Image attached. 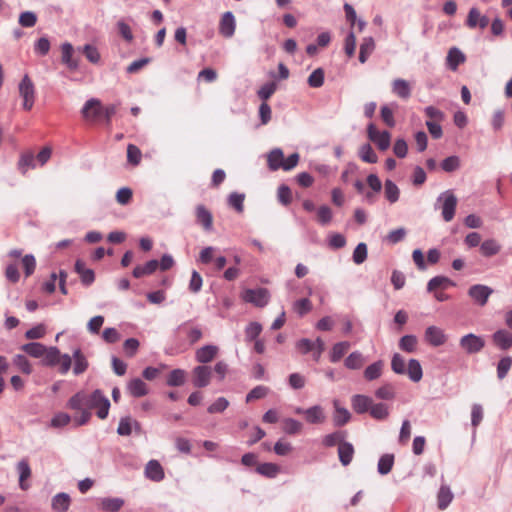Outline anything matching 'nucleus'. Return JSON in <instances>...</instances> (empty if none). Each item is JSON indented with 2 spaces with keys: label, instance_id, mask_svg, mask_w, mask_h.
Here are the masks:
<instances>
[{
  "label": "nucleus",
  "instance_id": "nucleus-1",
  "mask_svg": "<svg viewBox=\"0 0 512 512\" xmlns=\"http://www.w3.org/2000/svg\"><path fill=\"white\" fill-rule=\"evenodd\" d=\"M66 407L79 412L74 416V423L77 426H82L90 421L91 410H95L97 417L101 420L106 419L109 414L110 401L99 389L94 390L91 394L79 391L68 400Z\"/></svg>",
  "mask_w": 512,
  "mask_h": 512
},
{
  "label": "nucleus",
  "instance_id": "nucleus-2",
  "mask_svg": "<svg viewBox=\"0 0 512 512\" xmlns=\"http://www.w3.org/2000/svg\"><path fill=\"white\" fill-rule=\"evenodd\" d=\"M437 201L441 203L440 208L443 219L446 222H450L455 215V210L458 202L456 196L453 194L452 191L448 190L442 193L438 197Z\"/></svg>",
  "mask_w": 512,
  "mask_h": 512
},
{
  "label": "nucleus",
  "instance_id": "nucleus-3",
  "mask_svg": "<svg viewBox=\"0 0 512 512\" xmlns=\"http://www.w3.org/2000/svg\"><path fill=\"white\" fill-rule=\"evenodd\" d=\"M104 107L100 100L92 98L89 99L82 108V117L89 123H97L103 115Z\"/></svg>",
  "mask_w": 512,
  "mask_h": 512
},
{
  "label": "nucleus",
  "instance_id": "nucleus-4",
  "mask_svg": "<svg viewBox=\"0 0 512 512\" xmlns=\"http://www.w3.org/2000/svg\"><path fill=\"white\" fill-rule=\"evenodd\" d=\"M19 94L23 98V108L31 110L35 102V87L28 75H25L19 84Z\"/></svg>",
  "mask_w": 512,
  "mask_h": 512
},
{
  "label": "nucleus",
  "instance_id": "nucleus-5",
  "mask_svg": "<svg viewBox=\"0 0 512 512\" xmlns=\"http://www.w3.org/2000/svg\"><path fill=\"white\" fill-rule=\"evenodd\" d=\"M368 138L376 144L379 150L385 151L390 146L391 134L388 131H379L374 124L367 128Z\"/></svg>",
  "mask_w": 512,
  "mask_h": 512
},
{
  "label": "nucleus",
  "instance_id": "nucleus-6",
  "mask_svg": "<svg viewBox=\"0 0 512 512\" xmlns=\"http://www.w3.org/2000/svg\"><path fill=\"white\" fill-rule=\"evenodd\" d=\"M493 294V289L482 284L472 285L468 289V296L472 299V301L483 307L487 304L489 297Z\"/></svg>",
  "mask_w": 512,
  "mask_h": 512
},
{
  "label": "nucleus",
  "instance_id": "nucleus-7",
  "mask_svg": "<svg viewBox=\"0 0 512 512\" xmlns=\"http://www.w3.org/2000/svg\"><path fill=\"white\" fill-rule=\"evenodd\" d=\"M242 298L257 307H264L269 301V292L265 288L247 289L243 292Z\"/></svg>",
  "mask_w": 512,
  "mask_h": 512
},
{
  "label": "nucleus",
  "instance_id": "nucleus-8",
  "mask_svg": "<svg viewBox=\"0 0 512 512\" xmlns=\"http://www.w3.org/2000/svg\"><path fill=\"white\" fill-rule=\"evenodd\" d=\"M484 340L473 333L467 334L460 339V346L467 353H477L483 349Z\"/></svg>",
  "mask_w": 512,
  "mask_h": 512
},
{
  "label": "nucleus",
  "instance_id": "nucleus-9",
  "mask_svg": "<svg viewBox=\"0 0 512 512\" xmlns=\"http://www.w3.org/2000/svg\"><path fill=\"white\" fill-rule=\"evenodd\" d=\"M425 341L431 346L438 347L444 345L447 341V336L444 331L437 326H429L425 330Z\"/></svg>",
  "mask_w": 512,
  "mask_h": 512
},
{
  "label": "nucleus",
  "instance_id": "nucleus-10",
  "mask_svg": "<svg viewBox=\"0 0 512 512\" xmlns=\"http://www.w3.org/2000/svg\"><path fill=\"white\" fill-rule=\"evenodd\" d=\"M61 61L71 71H75L79 67V59L74 58V47L71 43L65 42L61 45Z\"/></svg>",
  "mask_w": 512,
  "mask_h": 512
},
{
  "label": "nucleus",
  "instance_id": "nucleus-11",
  "mask_svg": "<svg viewBox=\"0 0 512 512\" xmlns=\"http://www.w3.org/2000/svg\"><path fill=\"white\" fill-rule=\"evenodd\" d=\"M488 24H489V18L485 15H482L480 13L479 9H477L475 7L470 9L468 16H467V20H466V25L470 29H474L476 27L485 29L488 26Z\"/></svg>",
  "mask_w": 512,
  "mask_h": 512
},
{
  "label": "nucleus",
  "instance_id": "nucleus-12",
  "mask_svg": "<svg viewBox=\"0 0 512 512\" xmlns=\"http://www.w3.org/2000/svg\"><path fill=\"white\" fill-rule=\"evenodd\" d=\"M211 369L208 366L200 365L193 369V384L195 387H206L210 383Z\"/></svg>",
  "mask_w": 512,
  "mask_h": 512
},
{
  "label": "nucleus",
  "instance_id": "nucleus-13",
  "mask_svg": "<svg viewBox=\"0 0 512 512\" xmlns=\"http://www.w3.org/2000/svg\"><path fill=\"white\" fill-rule=\"evenodd\" d=\"M176 333L185 335L188 339L189 345H193L202 338V330L199 327L190 326L187 323L181 324Z\"/></svg>",
  "mask_w": 512,
  "mask_h": 512
},
{
  "label": "nucleus",
  "instance_id": "nucleus-14",
  "mask_svg": "<svg viewBox=\"0 0 512 512\" xmlns=\"http://www.w3.org/2000/svg\"><path fill=\"white\" fill-rule=\"evenodd\" d=\"M333 407H334V414H333L334 425L337 427L346 425L351 419L350 412L345 407H342L340 405L339 400H337V399L333 400Z\"/></svg>",
  "mask_w": 512,
  "mask_h": 512
},
{
  "label": "nucleus",
  "instance_id": "nucleus-15",
  "mask_svg": "<svg viewBox=\"0 0 512 512\" xmlns=\"http://www.w3.org/2000/svg\"><path fill=\"white\" fill-rule=\"evenodd\" d=\"M219 353V348L216 345H205L197 349L195 358L197 362L205 364L211 362Z\"/></svg>",
  "mask_w": 512,
  "mask_h": 512
},
{
  "label": "nucleus",
  "instance_id": "nucleus-16",
  "mask_svg": "<svg viewBox=\"0 0 512 512\" xmlns=\"http://www.w3.org/2000/svg\"><path fill=\"white\" fill-rule=\"evenodd\" d=\"M305 420L309 424H323L326 421V415L323 407L314 405L305 410Z\"/></svg>",
  "mask_w": 512,
  "mask_h": 512
},
{
  "label": "nucleus",
  "instance_id": "nucleus-17",
  "mask_svg": "<svg viewBox=\"0 0 512 512\" xmlns=\"http://www.w3.org/2000/svg\"><path fill=\"white\" fill-rule=\"evenodd\" d=\"M219 32L222 36L230 38L235 32V19L231 12H225L220 20Z\"/></svg>",
  "mask_w": 512,
  "mask_h": 512
},
{
  "label": "nucleus",
  "instance_id": "nucleus-18",
  "mask_svg": "<svg viewBox=\"0 0 512 512\" xmlns=\"http://www.w3.org/2000/svg\"><path fill=\"white\" fill-rule=\"evenodd\" d=\"M372 403L373 401L370 397L361 394L354 395L351 399L352 408L358 414L370 411Z\"/></svg>",
  "mask_w": 512,
  "mask_h": 512
},
{
  "label": "nucleus",
  "instance_id": "nucleus-19",
  "mask_svg": "<svg viewBox=\"0 0 512 512\" xmlns=\"http://www.w3.org/2000/svg\"><path fill=\"white\" fill-rule=\"evenodd\" d=\"M411 85L408 81L398 78L392 82V92L401 99H408L411 96Z\"/></svg>",
  "mask_w": 512,
  "mask_h": 512
},
{
  "label": "nucleus",
  "instance_id": "nucleus-20",
  "mask_svg": "<svg viewBox=\"0 0 512 512\" xmlns=\"http://www.w3.org/2000/svg\"><path fill=\"white\" fill-rule=\"evenodd\" d=\"M145 475L152 481L159 482L164 479V471L157 460H150L145 468Z\"/></svg>",
  "mask_w": 512,
  "mask_h": 512
},
{
  "label": "nucleus",
  "instance_id": "nucleus-21",
  "mask_svg": "<svg viewBox=\"0 0 512 512\" xmlns=\"http://www.w3.org/2000/svg\"><path fill=\"white\" fill-rule=\"evenodd\" d=\"M75 271L79 274L81 278V282L89 286L91 285L95 280V274L92 269L86 268L85 263L78 259L75 263Z\"/></svg>",
  "mask_w": 512,
  "mask_h": 512
},
{
  "label": "nucleus",
  "instance_id": "nucleus-22",
  "mask_svg": "<svg viewBox=\"0 0 512 512\" xmlns=\"http://www.w3.org/2000/svg\"><path fill=\"white\" fill-rule=\"evenodd\" d=\"M74 367L73 373L75 375L83 374L89 367V362L86 356L80 349H76L73 352Z\"/></svg>",
  "mask_w": 512,
  "mask_h": 512
},
{
  "label": "nucleus",
  "instance_id": "nucleus-23",
  "mask_svg": "<svg viewBox=\"0 0 512 512\" xmlns=\"http://www.w3.org/2000/svg\"><path fill=\"white\" fill-rule=\"evenodd\" d=\"M127 389L133 397H142L148 394L147 384L140 378H134L129 381Z\"/></svg>",
  "mask_w": 512,
  "mask_h": 512
},
{
  "label": "nucleus",
  "instance_id": "nucleus-24",
  "mask_svg": "<svg viewBox=\"0 0 512 512\" xmlns=\"http://www.w3.org/2000/svg\"><path fill=\"white\" fill-rule=\"evenodd\" d=\"M158 266H159V262L157 260H150L143 265H137L133 269L132 274L135 278H141L144 276H148V275L153 274L158 269Z\"/></svg>",
  "mask_w": 512,
  "mask_h": 512
},
{
  "label": "nucleus",
  "instance_id": "nucleus-25",
  "mask_svg": "<svg viewBox=\"0 0 512 512\" xmlns=\"http://www.w3.org/2000/svg\"><path fill=\"white\" fill-rule=\"evenodd\" d=\"M493 342L502 350L512 347V334L506 330H498L493 335Z\"/></svg>",
  "mask_w": 512,
  "mask_h": 512
},
{
  "label": "nucleus",
  "instance_id": "nucleus-26",
  "mask_svg": "<svg viewBox=\"0 0 512 512\" xmlns=\"http://www.w3.org/2000/svg\"><path fill=\"white\" fill-rule=\"evenodd\" d=\"M339 460L343 466L351 463L354 455L353 445L349 442L340 443L338 446Z\"/></svg>",
  "mask_w": 512,
  "mask_h": 512
},
{
  "label": "nucleus",
  "instance_id": "nucleus-27",
  "mask_svg": "<svg viewBox=\"0 0 512 512\" xmlns=\"http://www.w3.org/2000/svg\"><path fill=\"white\" fill-rule=\"evenodd\" d=\"M197 222L203 226L205 230H210L213 224V217L203 205H198L196 208Z\"/></svg>",
  "mask_w": 512,
  "mask_h": 512
},
{
  "label": "nucleus",
  "instance_id": "nucleus-28",
  "mask_svg": "<svg viewBox=\"0 0 512 512\" xmlns=\"http://www.w3.org/2000/svg\"><path fill=\"white\" fill-rule=\"evenodd\" d=\"M351 345L348 341L338 342L333 345L330 352V361L336 363L348 352Z\"/></svg>",
  "mask_w": 512,
  "mask_h": 512
},
{
  "label": "nucleus",
  "instance_id": "nucleus-29",
  "mask_svg": "<svg viewBox=\"0 0 512 512\" xmlns=\"http://www.w3.org/2000/svg\"><path fill=\"white\" fill-rule=\"evenodd\" d=\"M46 346L39 342H31L21 346V350L34 358H41L46 354Z\"/></svg>",
  "mask_w": 512,
  "mask_h": 512
},
{
  "label": "nucleus",
  "instance_id": "nucleus-30",
  "mask_svg": "<svg viewBox=\"0 0 512 512\" xmlns=\"http://www.w3.org/2000/svg\"><path fill=\"white\" fill-rule=\"evenodd\" d=\"M375 49V42L372 37H366L360 45L359 61L365 63Z\"/></svg>",
  "mask_w": 512,
  "mask_h": 512
},
{
  "label": "nucleus",
  "instance_id": "nucleus-31",
  "mask_svg": "<svg viewBox=\"0 0 512 512\" xmlns=\"http://www.w3.org/2000/svg\"><path fill=\"white\" fill-rule=\"evenodd\" d=\"M284 155L282 150L274 149L272 150L267 157L269 169L272 171H276L282 168Z\"/></svg>",
  "mask_w": 512,
  "mask_h": 512
},
{
  "label": "nucleus",
  "instance_id": "nucleus-32",
  "mask_svg": "<svg viewBox=\"0 0 512 512\" xmlns=\"http://www.w3.org/2000/svg\"><path fill=\"white\" fill-rule=\"evenodd\" d=\"M406 373L413 382H419L422 379V367L418 360L411 359L406 368Z\"/></svg>",
  "mask_w": 512,
  "mask_h": 512
},
{
  "label": "nucleus",
  "instance_id": "nucleus-33",
  "mask_svg": "<svg viewBox=\"0 0 512 512\" xmlns=\"http://www.w3.org/2000/svg\"><path fill=\"white\" fill-rule=\"evenodd\" d=\"M501 246L494 239L484 241L480 246V252L485 257H491L500 252Z\"/></svg>",
  "mask_w": 512,
  "mask_h": 512
},
{
  "label": "nucleus",
  "instance_id": "nucleus-34",
  "mask_svg": "<svg viewBox=\"0 0 512 512\" xmlns=\"http://www.w3.org/2000/svg\"><path fill=\"white\" fill-rule=\"evenodd\" d=\"M465 61L464 54L457 48H451L447 55V62L452 70H456L457 67Z\"/></svg>",
  "mask_w": 512,
  "mask_h": 512
},
{
  "label": "nucleus",
  "instance_id": "nucleus-35",
  "mask_svg": "<svg viewBox=\"0 0 512 512\" xmlns=\"http://www.w3.org/2000/svg\"><path fill=\"white\" fill-rule=\"evenodd\" d=\"M123 504L124 501L121 498H103L101 499L100 507L107 512H117L122 508Z\"/></svg>",
  "mask_w": 512,
  "mask_h": 512
},
{
  "label": "nucleus",
  "instance_id": "nucleus-36",
  "mask_svg": "<svg viewBox=\"0 0 512 512\" xmlns=\"http://www.w3.org/2000/svg\"><path fill=\"white\" fill-rule=\"evenodd\" d=\"M364 357L359 351L352 352L344 361V365L348 369H360L364 365Z\"/></svg>",
  "mask_w": 512,
  "mask_h": 512
},
{
  "label": "nucleus",
  "instance_id": "nucleus-37",
  "mask_svg": "<svg viewBox=\"0 0 512 512\" xmlns=\"http://www.w3.org/2000/svg\"><path fill=\"white\" fill-rule=\"evenodd\" d=\"M70 505V497L66 493H59L52 500V507L59 512H66Z\"/></svg>",
  "mask_w": 512,
  "mask_h": 512
},
{
  "label": "nucleus",
  "instance_id": "nucleus-38",
  "mask_svg": "<svg viewBox=\"0 0 512 512\" xmlns=\"http://www.w3.org/2000/svg\"><path fill=\"white\" fill-rule=\"evenodd\" d=\"M61 352L57 347L46 348V354L43 356V363L47 366H56L61 360Z\"/></svg>",
  "mask_w": 512,
  "mask_h": 512
},
{
  "label": "nucleus",
  "instance_id": "nucleus-39",
  "mask_svg": "<svg viewBox=\"0 0 512 512\" xmlns=\"http://www.w3.org/2000/svg\"><path fill=\"white\" fill-rule=\"evenodd\" d=\"M18 471H19V484L20 487L25 490L27 489V485L25 481L31 476V469L27 460H21L18 463Z\"/></svg>",
  "mask_w": 512,
  "mask_h": 512
},
{
  "label": "nucleus",
  "instance_id": "nucleus-40",
  "mask_svg": "<svg viewBox=\"0 0 512 512\" xmlns=\"http://www.w3.org/2000/svg\"><path fill=\"white\" fill-rule=\"evenodd\" d=\"M303 429V425L293 418H285L283 420V431L289 435L299 434Z\"/></svg>",
  "mask_w": 512,
  "mask_h": 512
},
{
  "label": "nucleus",
  "instance_id": "nucleus-41",
  "mask_svg": "<svg viewBox=\"0 0 512 512\" xmlns=\"http://www.w3.org/2000/svg\"><path fill=\"white\" fill-rule=\"evenodd\" d=\"M383 363L382 361H377L371 365H369L364 371V377L368 381H372L378 379L382 374Z\"/></svg>",
  "mask_w": 512,
  "mask_h": 512
},
{
  "label": "nucleus",
  "instance_id": "nucleus-42",
  "mask_svg": "<svg viewBox=\"0 0 512 512\" xmlns=\"http://www.w3.org/2000/svg\"><path fill=\"white\" fill-rule=\"evenodd\" d=\"M133 424L135 427H139V423L137 421H133L130 417L121 418L117 428V433L121 436H129L132 432Z\"/></svg>",
  "mask_w": 512,
  "mask_h": 512
},
{
  "label": "nucleus",
  "instance_id": "nucleus-43",
  "mask_svg": "<svg viewBox=\"0 0 512 512\" xmlns=\"http://www.w3.org/2000/svg\"><path fill=\"white\" fill-rule=\"evenodd\" d=\"M418 340L414 335H405L399 341V348L405 352L412 353L416 350Z\"/></svg>",
  "mask_w": 512,
  "mask_h": 512
},
{
  "label": "nucleus",
  "instance_id": "nucleus-44",
  "mask_svg": "<svg viewBox=\"0 0 512 512\" xmlns=\"http://www.w3.org/2000/svg\"><path fill=\"white\" fill-rule=\"evenodd\" d=\"M451 285H454V283L449 278L444 276H436L428 282L427 289L428 291H435L438 288H447Z\"/></svg>",
  "mask_w": 512,
  "mask_h": 512
},
{
  "label": "nucleus",
  "instance_id": "nucleus-45",
  "mask_svg": "<svg viewBox=\"0 0 512 512\" xmlns=\"http://www.w3.org/2000/svg\"><path fill=\"white\" fill-rule=\"evenodd\" d=\"M13 364L24 374H31L32 373V365L27 359L26 356L22 354H17L13 358Z\"/></svg>",
  "mask_w": 512,
  "mask_h": 512
},
{
  "label": "nucleus",
  "instance_id": "nucleus-46",
  "mask_svg": "<svg viewBox=\"0 0 512 512\" xmlns=\"http://www.w3.org/2000/svg\"><path fill=\"white\" fill-rule=\"evenodd\" d=\"M359 157L366 163H376L378 161V157L370 144H364L360 147Z\"/></svg>",
  "mask_w": 512,
  "mask_h": 512
},
{
  "label": "nucleus",
  "instance_id": "nucleus-47",
  "mask_svg": "<svg viewBox=\"0 0 512 512\" xmlns=\"http://www.w3.org/2000/svg\"><path fill=\"white\" fill-rule=\"evenodd\" d=\"M142 159L141 150L134 144H129L127 146V161L133 166H137L140 164Z\"/></svg>",
  "mask_w": 512,
  "mask_h": 512
},
{
  "label": "nucleus",
  "instance_id": "nucleus-48",
  "mask_svg": "<svg viewBox=\"0 0 512 512\" xmlns=\"http://www.w3.org/2000/svg\"><path fill=\"white\" fill-rule=\"evenodd\" d=\"M369 412H370V415L376 420H384L389 415L388 407H387V405H385L383 403H378V404L372 403Z\"/></svg>",
  "mask_w": 512,
  "mask_h": 512
},
{
  "label": "nucleus",
  "instance_id": "nucleus-49",
  "mask_svg": "<svg viewBox=\"0 0 512 512\" xmlns=\"http://www.w3.org/2000/svg\"><path fill=\"white\" fill-rule=\"evenodd\" d=\"M280 468L274 463H263L258 465L257 472L263 476L274 478L279 473Z\"/></svg>",
  "mask_w": 512,
  "mask_h": 512
},
{
  "label": "nucleus",
  "instance_id": "nucleus-50",
  "mask_svg": "<svg viewBox=\"0 0 512 512\" xmlns=\"http://www.w3.org/2000/svg\"><path fill=\"white\" fill-rule=\"evenodd\" d=\"M438 507L443 510L448 507L453 499V495L450 489L446 486H442L438 492Z\"/></svg>",
  "mask_w": 512,
  "mask_h": 512
},
{
  "label": "nucleus",
  "instance_id": "nucleus-51",
  "mask_svg": "<svg viewBox=\"0 0 512 512\" xmlns=\"http://www.w3.org/2000/svg\"><path fill=\"white\" fill-rule=\"evenodd\" d=\"M394 456L391 454L383 455L378 462V472L382 475L388 474L393 467Z\"/></svg>",
  "mask_w": 512,
  "mask_h": 512
},
{
  "label": "nucleus",
  "instance_id": "nucleus-52",
  "mask_svg": "<svg viewBox=\"0 0 512 512\" xmlns=\"http://www.w3.org/2000/svg\"><path fill=\"white\" fill-rule=\"evenodd\" d=\"M293 310L302 317L312 310V303L308 298L299 299L294 302Z\"/></svg>",
  "mask_w": 512,
  "mask_h": 512
},
{
  "label": "nucleus",
  "instance_id": "nucleus-53",
  "mask_svg": "<svg viewBox=\"0 0 512 512\" xmlns=\"http://www.w3.org/2000/svg\"><path fill=\"white\" fill-rule=\"evenodd\" d=\"M185 382V371L181 369H175L170 372L167 378V384L169 386H181Z\"/></svg>",
  "mask_w": 512,
  "mask_h": 512
},
{
  "label": "nucleus",
  "instance_id": "nucleus-54",
  "mask_svg": "<svg viewBox=\"0 0 512 512\" xmlns=\"http://www.w3.org/2000/svg\"><path fill=\"white\" fill-rule=\"evenodd\" d=\"M82 53L85 55L87 60L93 64H97L100 61V53L98 49L93 45H84L82 48Z\"/></svg>",
  "mask_w": 512,
  "mask_h": 512
},
{
  "label": "nucleus",
  "instance_id": "nucleus-55",
  "mask_svg": "<svg viewBox=\"0 0 512 512\" xmlns=\"http://www.w3.org/2000/svg\"><path fill=\"white\" fill-rule=\"evenodd\" d=\"M385 197L391 203H395L399 198V189L391 180L385 181Z\"/></svg>",
  "mask_w": 512,
  "mask_h": 512
},
{
  "label": "nucleus",
  "instance_id": "nucleus-56",
  "mask_svg": "<svg viewBox=\"0 0 512 512\" xmlns=\"http://www.w3.org/2000/svg\"><path fill=\"white\" fill-rule=\"evenodd\" d=\"M277 84L275 82H269L264 84L257 92L258 97L266 102L276 91Z\"/></svg>",
  "mask_w": 512,
  "mask_h": 512
},
{
  "label": "nucleus",
  "instance_id": "nucleus-57",
  "mask_svg": "<svg viewBox=\"0 0 512 512\" xmlns=\"http://www.w3.org/2000/svg\"><path fill=\"white\" fill-rule=\"evenodd\" d=\"M310 87L319 88L324 83V71L321 68L314 70L308 77Z\"/></svg>",
  "mask_w": 512,
  "mask_h": 512
},
{
  "label": "nucleus",
  "instance_id": "nucleus-58",
  "mask_svg": "<svg viewBox=\"0 0 512 512\" xmlns=\"http://www.w3.org/2000/svg\"><path fill=\"white\" fill-rule=\"evenodd\" d=\"M70 421L71 417L69 414L64 412H58L51 419L50 426L53 428H61L68 425Z\"/></svg>",
  "mask_w": 512,
  "mask_h": 512
},
{
  "label": "nucleus",
  "instance_id": "nucleus-59",
  "mask_svg": "<svg viewBox=\"0 0 512 512\" xmlns=\"http://www.w3.org/2000/svg\"><path fill=\"white\" fill-rule=\"evenodd\" d=\"M34 155L31 152L23 153L18 162L19 170L25 174L30 167H34Z\"/></svg>",
  "mask_w": 512,
  "mask_h": 512
},
{
  "label": "nucleus",
  "instance_id": "nucleus-60",
  "mask_svg": "<svg viewBox=\"0 0 512 512\" xmlns=\"http://www.w3.org/2000/svg\"><path fill=\"white\" fill-rule=\"evenodd\" d=\"M391 368L396 374L406 373L405 359L398 353L394 354L391 361Z\"/></svg>",
  "mask_w": 512,
  "mask_h": 512
},
{
  "label": "nucleus",
  "instance_id": "nucleus-61",
  "mask_svg": "<svg viewBox=\"0 0 512 512\" xmlns=\"http://www.w3.org/2000/svg\"><path fill=\"white\" fill-rule=\"evenodd\" d=\"M375 395L379 399L391 400L395 396L394 388L391 384H385L376 390Z\"/></svg>",
  "mask_w": 512,
  "mask_h": 512
},
{
  "label": "nucleus",
  "instance_id": "nucleus-62",
  "mask_svg": "<svg viewBox=\"0 0 512 512\" xmlns=\"http://www.w3.org/2000/svg\"><path fill=\"white\" fill-rule=\"evenodd\" d=\"M317 345V339L311 341L307 338H303L296 343V348L301 354H308L315 349Z\"/></svg>",
  "mask_w": 512,
  "mask_h": 512
},
{
  "label": "nucleus",
  "instance_id": "nucleus-63",
  "mask_svg": "<svg viewBox=\"0 0 512 512\" xmlns=\"http://www.w3.org/2000/svg\"><path fill=\"white\" fill-rule=\"evenodd\" d=\"M512 365V358L511 357H504L502 358L497 366V376L499 379H503L506 377L508 371L510 370Z\"/></svg>",
  "mask_w": 512,
  "mask_h": 512
},
{
  "label": "nucleus",
  "instance_id": "nucleus-64",
  "mask_svg": "<svg viewBox=\"0 0 512 512\" xmlns=\"http://www.w3.org/2000/svg\"><path fill=\"white\" fill-rule=\"evenodd\" d=\"M262 331V326L257 322H251L245 329V336L247 341L256 339Z\"/></svg>",
  "mask_w": 512,
  "mask_h": 512
}]
</instances>
